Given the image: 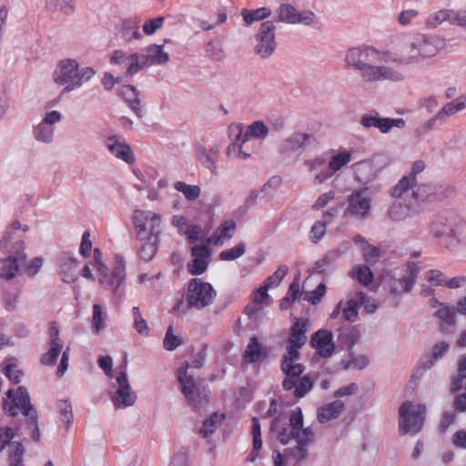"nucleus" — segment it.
Segmentation results:
<instances>
[{
	"label": "nucleus",
	"instance_id": "nucleus-1",
	"mask_svg": "<svg viewBox=\"0 0 466 466\" xmlns=\"http://www.w3.org/2000/svg\"><path fill=\"white\" fill-rule=\"evenodd\" d=\"M344 62L347 67L358 71L366 83L401 82L405 78L392 66L376 65L379 62L391 64L390 50H379L366 45L354 46L346 51Z\"/></svg>",
	"mask_w": 466,
	"mask_h": 466
},
{
	"label": "nucleus",
	"instance_id": "nucleus-2",
	"mask_svg": "<svg viewBox=\"0 0 466 466\" xmlns=\"http://www.w3.org/2000/svg\"><path fill=\"white\" fill-rule=\"evenodd\" d=\"M270 431L277 440L286 445L295 439L297 445L289 450V455L297 462L308 458V445L314 440V432L310 427L303 429V415L300 408H296L290 414L289 422L278 417L271 422Z\"/></svg>",
	"mask_w": 466,
	"mask_h": 466
},
{
	"label": "nucleus",
	"instance_id": "nucleus-3",
	"mask_svg": "<svg viewBox=\"0 0 466 466\" xmlns=\"http://www.w3.org/2000/svg\"><path fill=\"white\" fill-rule=\"evenodd\" d=\"M440 44L439 39L433 35L425 34L410 35L405 39L400 53L390 51L391 64L396 66L420 64L439 53Z\"/></svg>",
	"mask_w": 466,
	"mask_h": 466
},
{
	"label": "nucleus",
	"instance_id": "nucleus-4",
	"mask_svg": "<svg viewBox=\"0 0 466 466\" xmlns=\"http://www.w3.org/2000/svg\"><path fill=\"white\" fill-rule=\"evenodd\" d=\"M216 298L217 291L210 283L195 278L187 283L186 299H178L173 310L180 314H187L191 309L201 310L212 305Z\"/></svg>",
	"mask_w": 466,
	"mask_h": 466
},
{
	"label": "nucleus",
	"instance_id": "nucleus-5",
	"mask_svg": "<svg viewBox=\"0 0 466 466\" xmlns=\"http://www.w3.org/2000/svg\"><path fill=\"white\" fill-rule=\"evenodd\" d=\"M432 236L451 252L466 247V223L455 218H440L432 225Z\"/></svg>",
	"mask_w": 466,
	"mask_h": 466
},
{
	"label": "nucleus",
	"instance_id": "nucleus-6",
	"mask_svg": "<svg viewBox=\"0 0 466 466\" xmlns=\"http://www.w3.org/2000/svg\"><path fill=\"white\" fill-rule=\"evenodd\" d=\"M7 396L11 400V404L5 408L11 416H16L21 412L26 419V430L34 441L40 440V431L37 424L36 411L33 408L29 394L25 387H18L16 390H9Z\"/></svg>",
	"mask_w": 466,
	"mask_h": 466
},
{
	"label": "nucleus",
	"instance_id": "nucleus-7",
	"mask_svg": "<svg viewBox=\"0 0 466 466\" xmlns=\"http://www.w3.org/2000/svg\"><path fill=\"white\" fill-rule=\"evenodd\" d=\"M411 177H402L392 188V196L396 198L388 210L390 220L404 221L418 215L420 206L407 195V187L412 183Z\"/></svg>",
	"mask_w": 466,
	"mask_h": 466
},
{
	"label": "nucleus",
	"instance_id": "nucleus-8",
	"mask_svg": "<svg viewBox=\"0 0 466 466\" xmlns=\"http://www.w3.org/2000/svg\"><path fill=\"white\" fill-rule=\"evenodd\" d=\"M96 74V71L89 66L79 68L74 59L60 61V86H63L60 93H69L79 88L86 82L89 81Z\"/></svg>",
	"mask_w": 466,
	"mask_h": 466
},
{
	"label": "nucleus",
	"instance_id": "nucleus-9",
	"mask_svg": "<svg viewBox=\"0 0 466 466\" xmlns=\"http://www.w3.org/2000/svg\"><path fill=\"white\" fill-rule=\"evenodd\" d=\"M110 400L116 409H126L137 401V394L132 390L127 373V361L119 366L115 381L109 385Z\"/></svg>",
	"mask_w": 466,
	"mask_h": 466
},
{
	"label": "nucleus",
	"instance_id": "nucleus-10",
	"mask_svg": "<svg viewBox=\"0 0 466 466\" xmlns=\"http://www.w3.org/2000/svg\"><path fill=\"white\" fill-rule=\"evenodd\" d=\"M188 364H185L177 370V380L180 389L188 404L196 410L205 409L208 403L209 391L206 387L198 386L193 376L187 373Z\"/></svg>",
	"mask_w": 466,
	"mask_h": 466
},
{
	"label": "nucleus",
	"instance_id": "nucleus-11",
	"mask_svg": "<svg viewBox=\"0 0 466 466\" xmlns=\"http://www.w3.org/2000/svg\"><path fill=\"white\" fill-rule=\"evenodd\" d=\"M426 408L420 403L403 402L399 410V431L401 435L418 434L423 427Z\"/></svg>",
	"mask_w": 466,
	"mask_h": 466
},
{
	"label": "nucleus",
	"instance_id": "nucleus-12",
	"mask_svg": "<svg viewBox=\"0 0 466 466\" xmlns=\"http://www.w3.org/2000/svg\"><path fill=\"white\" fill-rule=\"evenodd\" d=\"M297 1L279 2V6L276 9V22L289 25H303L309 26L317 19L316 15L310 10L299 11L295 7Z\"/></svg>",
	"mask_w": 466,
	"mask_h": 466
},
{
	"label": "nucleus",
	"instance_id": "nucleus-13",
	"mask_svg": "<svg viewBox=\"0 0 466 466\" xmlns=\"http://www.w3.org/2000/svg\"><path fill=\"white\" fill-rule=\"evenodd\" d=\"M133 224L139 240L159 237L161 217L150 210H135Z\"/></svg>",
	"mask_w": 466,
	"mask_h": 466
},
{
	"label": "nucleus",
	"instance_id": "nucleus-14",
	"mask_svg": "<svg viewBox=\"0 0 466 466\" xmlns=\"http://www.w3.org/2000/svg\"><path fill=\"white\" fill-rule=\"evenodd\" d=\"M97 279L101 286L112 293L113 298L121 300L125 293L126 272L125 265L120 261L112 270L106 268L97 272Z\"/></svg>",
	"mask_w": 466,
	"mask_h": 466
},
{
	"label": "nucleus",
	"instance_id": "nucleus-15",
	"mask_svg": "<svg viewBox=\"0 0 466 466\" xmlns=\"http://www.w3.org/2000/svg\"><path fill=\"white\" fill-rule=\"evenodd\" d=\"M420 267L418 263L409 262L407 264V270L405 274L397 275L396 273H393L386 277V289L394 296L410 291L416 283Z\"/></svg>",
	"mask_w": 466,
	"mask_h": 466
},
{
	"label": "nucleus",
	"instance_id": "nucleus-16",
	"mask_svg": "<svg viewBox=\"0 0 466 466\" xmlns=\"http://www.w3.org/2000/svg\"><path fill=\"white\" fill-rule=\"evenodd\" d=\"M276 25L273 21H265L260 25L255 35V53L262 59L269 57L277 47Z\"/></svg>",
	"mask_w": 466,
	"mask_h": 466
},
{
	"label": "nucleus",
	"instance_id": "nucleus-17",
	"mask_svg": "<svg viewBox=\"0 0 466 466\" xmlns=\"http://www.w3.org/2000/svg\"><path fill=\"white\" fill-rule=\"evenodd\" d=\"M24 249V242L18 240L11 248H8L7 250H3L9 255L6 258L0 260V278L2 279L10 280L16 275L19 268L18 262L23 263L26 258Z\"/></svg>",
	"mask_w": 466,
	"mask_h": 466
},
{
	"label": "nucleus",
	"instance_id": "nucleus-18",
	"mask_svg": "<svg viewBox=\"0 0 466 466\" xmlns=\"http://www.w3.org/2000/svg\"><path fill=\"white\" fill-rule=\"evenodd\" d=\"M360 124L365 128H377L381 134H388L392 128L402 129L406 126L403 118L382 117L377 111L362 115Z\"/></svg>",
	"mask_w": 466,
	"mask_h": 466
},
{
	"label": "nucleus",
	"instance_id": "nucleus-19",
	"mask_svg": "<svg viewBox=\"0 0 466 466\" xmlns=\"http://www.w3.org/2000/svg\"><path fill=\"white\" fill-rule=\"evenodd\" d=\"M360 124L365 128H377L381 134H388L392 128L402 129L406 126L403 118L382 117L377 111L362 115Z\"/></svg>",
	"mask_w": 466,
	"mask_h": 466
},
{
	"label": "nucleus",
	"instance_id": "nucleus-20",
	"mask_svg": "<svg viewBox=\"0 0 466 466\" xmlns=\"http://www.w3.org/2000/svg\"><path fill=\"white\" fill-rule=\"evenodd\" d=\"M371 208V200L369 197L367 187L360 190H354L348 198V207L346 213L358 218H366Z\"/></svg>",
	"mask_w": 466,
	"mask_h": 466
},
{
	"label": "nucleus",
	"instance_id": "nucleus-21",
	"mask_svg": "<svg viewBox=\"0 0 466 466\" xmlns=\"http://www.w3.org/2000/svg\"><path fill=\"white\" fill-rule=\"evenodd\" d=\"M104 145L109 153L117 159L131 165L135 162V154L125 138L119 135H111L105 138Z\"/></svg>",
	"mask_w": 466,
	"mask_h": 466
},
{
	"label": "nucleus",
	"instance_id": "nucleus-22",
	"mask_svg": "<svg viewBox=\"0 0 466 466\" xmlns=\"http://www.w3.org/2000/svg\"><path fill=\"white\" fill-rule=\"evenodd\" d=\"M313 139V136L309 133L294 132L282 140L279 152L283 156H299Z\"/></svg>",
	"mask_w": 466,
	"mask_h": 466
},
{
	"label": "nucleus",
	"instance_id": "nucleus-23",
	"mask_svg": "<svg viewBox=\"0 0 466 466\" xmlns=\"http://www.w3.org/2000/svg\"><path fill=\"white\" fill-rule=\"evenodd\" d=\"M382 167L378 157L357 162L351 166L355 179L361 184H369L375 180Z\"/></svg>",
	"mask_w": 466,
	"mask_h": 466
},
{
	"label": "nucleus",
	"instance_id": "nucleus-24",
	"mask_svg": "<svg viewBox=\"0 0 466 466\" xmlns=\"http://www.w3.org/2000/svg\"><path fill=\"white\" fill-rule=\"evenodd\" d=\"M303 165L309 173L314 175V185L323 184L325 181L332 177L328 159L324 155H319L315 157L306 159L303 162Z\"/></svg>",
	"mask_w": 466,
	"mask_h": 466
},
{
	"label": "nucleus",
	"instance_id": "nucleus-25",
	"mask_svg": "<svg viewBox=\"0 0 466 466\" xmlns=\"http://www.w3.org/2000/svg\"><path fill=\"white\" fill-rule=\"evenodd\" d=\"M310 344L317 353L325 359L329 358L335 350L332 332L326 329L318 330L312 336Z\"/></svg>",
	"mask_w": 466,
	"mask_h": 466
},
{
	"label": "nucleus",
	"instance_id": "nucleus-26",
	"mask_svg": "<svg viewBox=\"0 0 466 466\" xmlns=\"http://www.w3.org/2000/svg\"><path fill=\"white\" fill-rule=\"evenodd\" d=\"M58 122V111L53 110L46 115L43 120L34 127L35 138L48 143L54 136V125Z\"/></svg>",
	"mask_w": 466,
	"mask_h": 466
},
{
	"label": "nucleus",
	"instance_id": "nucleus-27",
	"mask_svg": "<svg viewBox=\"0 0 466 466\" xmlns=\"http://www.w3.org/2000/svg\"><path fill=\"white\" fill-rule=\"evenodd\" d=\"M191 254L194 258L187 265V271L191 275L203 274L208 265L209 249L207 246H195L191 248Z\"/></svg>",
	"mask_w": 466,
	"mask_h": 466
},
{
	"label": "nucleus",
	"instance_id": "nucleus-28",
	"mask_svg": "<svg viewBox=\"0 0 466 466\" xmlns=\"http://www.w3.org/2000/svg\"><path fill=\"white\" fill-rule=\"evenodd\" d=\"M79 273V262L69 252L60 255V276L66 283L75 282Z\"/></svg>",
	"mask_w": 466,
	"mask_h": 466
},
{
	"label": "nucleus",
	"instance_id": "nucleus-29",
	"mask_svg": "<svg viewBox=\"0 0 466 466\" xmlns=\"http://www.w3.org/2000/svg\"><path fill=\"white\" fill-rule=\"evenodd\" d=\"M120 95L127 102L132 111L138 117L144 116V109L140 105L139 91L134 86H124L121 88Z\"/></svg>",
	"mask_w": 466,
	"mask_h": 466
},
{
	"label": "nucleus",
	"instance_id": "nucleus-30",
	"mask_svg": "<svg viewBox=\"0 0 466 466\" xmlns=\"http://www.w3.org/2000/svg\"><path fill=\"white\" fill-rule=\"evenodd\" d=\"M50 350L42 356L41 363L44 365H55L58 357V329L56 322L50 324Z\"/></svg>",
	"mask_w": 466,
	"mask_h": 466
},
{
	"label": "nucleus",
	"instance_id": "nucleus-31",
	"mask_svg": "<svg viewBox=\"0 0 466 466\" xmlns=\"http://www.w3.org/2000/svg\"><path fill=\"white\" fill-rule=\"evenodd\" d=\"M236 230V223L234 220L224 221L214 232L208 241L216 246L223 244L224 240L233 237Z\"/></svg>",
	"mask_w": 466,
	"mask_h": 466
},
{
	"label": "nucleus",
	"instance_id": "nucleus-32",
	"mask_svg": "<svg viewBox=\"0 0 466 466\" xmlns=\"http://www.w3.org/2000/svg\"><path fill=\"white\" fill-rule=\"evenodd\" d=\"M344 403L342 400H335L322 406L319 410L318 420L324 423L338 418L344 410Z\"/></svg>",
	"mask_w": 466,
	"mask_h": 466
},
{
	"label": "nucleus",
	"instance_id": "nucleus-33",
	"mask_svg": "<svg viewBox=\"0 0 466 466\" xmlns=\"http://www.w3.org/2000/svg\"><path fill=\"white\" fill-rule=\"evenodd\" d=\"M309 321L306 319H296L288 342L289 344L299 345L302 347L307 339L306 332Z\"/></svg>",
	"mask_w": 466,
	"mask_h": 466
},
{
	"label": "nucleus",
	"instance_id": "nucleus-34",
	"mask_svg": "<svg viewBox=\"0 0 466 466\" xmlns=\"http://www.w3.org/2000/svg\"><path fill=\"white\" fill-rule=\"evenodd\" d=\"M147 54L143 56L145 61L148 63V66L152 65H164L168 59L169 56L164 51L163 46L150 45L147 48Z\"/></svg>",
	"mask_w": 466,
	"mask_h": 466
},
{
	"label": "nucleus",
	"instance_id": "nucleus-35",
	"mask_svg": "<svg viewBox=\"0 0 466 466\" xmlns=\"http://www.w3.org/2000/svg\"><path fill=\"white\" fill-rule=\"evenodd\" d=\"M433 193L432 187L430 185H419L411 183L407 187V195L414 199L420 206V202L429 201L431 195Z\"/></svg>",
	"mask_w": 466,
	"mask_h": 466
},
{
	"label": "nucleus",
	"instance_id": "nucleus-36",
	"mask_svg": "<svg viewBox=\"0 0 466 466\" xmlns=\"http://www.w3.org/2000/svg\"><path fill=\"white\" fill-rule=\"evenodd\" d=\"M140 20L137 17L126 19L122 24L121 35L127 42L137 40L142 37L139 31Z\"/></svg>",
	"mask_w": 466,
	"mask_h": 466
},
{
	"label": "nucleus",
	"instance_id": "nucleus-37",
	"mask_svg": "<svg viewBox=\"0 0 466 466\" xmlns=\"http://www.w3.org/2000/svg\"><path fill=\"white\" fill-rule=\"evenodd\" d=\"M272 14V11L268 7H259L254 10L242 9L241 15L247 25H250L255 22H258L268 18Z\"/></svg>",
	"mask_w": 466,
	"mask_h": 466
},
{
	"label": "nucleus",
	"instance_id": "nucleus-38",
	"mask_svg": "<svg viewBox=\"0 0 466 466\" xmlns=\"http://www.w3.org/2000/svg\"><path fill=\"white\" fill-rule=\"evenodd\" d=\"M262 356H266L262 345L256 337H252L244 353V360L248 363H255L260 360Z\"/></svg>",
	"mask_w": 466,
	"mask_h": 466
},
{
	"label": "nucleus",
	"instance_id": "nucleus-39",
	"mask_svg": "<svg viewBox=\"0 0 466 466\" xmlns=\"http://www.w3.org/2000/svg\"><path fill=\"white\" fill-rule=\"evenodd\" d=\"M139 256L145 261L152 259L158 248L159 237H151L145 240H140Z\"/></svg>",
	"mask_w": 466,
	"mask_h": 466
},
{
	"label": "nucleus",
	"instance_id": "nucleus-40",
	"mask_svg": "<svg viewBox=\"0 0 466 466\" xmlns=\"http://www.w3.org/2000/svg\"><path fill=\"white\" fill-rule=\"evenodd\" d=\"M268 134V128L262 121H255L249 125L243 137L242 143H247L249 137L264 139Z\"/></svg>",
	"mask_w": 466,
	"mask_h": 466
},
{
	"label": "nucleus",
	"instance_id": "nucleus-41",
	"mask_svg": "<svg viewBox=\"0 0 466 466\" xmlns=\"http://www.w3.org/2000/svg\"><path fill=\"white\" fill-rule=\"evenodd\" d=\"M225 420L224 414L219 413H213L210 417L206 419L202 424L201 429L199 430L198 433L203 438H208L210 435H212L216 430L218 424L221 423Z\"/></svg>",
	"mask_w": 466,
	"mask_h": 466
},
{
	"label": "nucleus",
	"instance_id": "nucleus-42",
	"mask_svg": "<svg viewBox=\"0 0 466 466\" xmlns=\"http://www.w3.org/2000/svg\"><path fill=\"white\" fill-rule=\"evenodd\" d=\"M251 433L253 438V450L249 455V461H254L258 456V451L262 447L261 426L259 420L256 417L252 419Z\"/></svg>",
	"mask_w": 466,
	"mask_h": 466
},
{
	"label": "nucleus",
	"instance_id": "nucleus-43",
	"mask_svg": "<svg viewBox=\"0 0 466 466\" xmlns=\"http://www.w3.org/2000/svg\"><path fill=\"white\" fill-rule=\"evenodd\" d=\"M351 161V153L350 151H342L333 155L328 160L329 170L333 176L336 172L340 170L343 167L347 166Z\"/></svg>",
	"mask_w": 466,
	"mask_h": 466
},
{
	"label": "nucleus",
	"instance_id": "nucleus-44",
	"mask_svg": "<svg viewBox=\"0 0 466 466\" xmlns=\"http://www.w3.org/2000/svg\"><path fill=\"white\" fill-rule=\"evenodd\" d=\"M107 313L104 306L94 304L92 313V327L96 333H99L106 327Z\"/></svg>",
	"mask_w": 466,
	"mask_h": 466
},
{
	"label": "nucleus",
	"instance_id": "nucleus-45",
	"mask_svg": "<svg viewBox=\"0 0 466 466\" xmlns=\"http://www.w3.org/2000/svg\"><path fill=\"white\" fill-rule=\"evenodd\" d=\"M128 63L125 70L126 76H133L145 67H148V63L145 61L143 56L133 53L128 56Z\"/></svg>",
	"mask_w": 466,
	"mask_h": 466
},
{
	"label": "nucleus",
	"instance_id": "nucleus-46",
	"mask_svg": "<svg viewBox=\"0 0 466 466\" xmlns=\"http://www.w3.org/2000/svg\"><path fill=\"white\" fill-rule=\"evenodd\" d=\"M197 157L203 167L209 169L212 174H218V159L211 156L205 147H199L197 150Z\"/></svg>",
	"mask_w": 466,
	"mask_h": 466
},
{
	"label": "nucleus",
	"instance_id": "nucleus-47",
	"mask_svg": "<svg viewBox=\"0 0 466 466\" xmlns=\"http://www.w3.org/2000/svg\"><path fill=\"white\" fill-rule=\"evenodd\" d=\"M350 276L353 279H356L358 282L365 286L370 284L373 279V274L370 268L366 265H359L354 267L350 270Z\"/></svg>",
	"mask_w": 466,
	"mask_h": 466
},
{
	"label": "nucleus",
	"instance_id": "nucleus-48",
	"mask_svg": "<svg viewBox=\"0 0 466 466\" xmlns=\"http://www.w3.org/2000/svg\"><path fill=\"white\" fill-rule=\"evenodd\" d=\"M24 445L19 441H14L8 451V466H24Z\"/></svg>",
	"mask_w": 466,
	"mask_h": 466
},
{
	"label": "nucleus",
	"instance_id": "nucleus-49",
	"mask_svg": "<svg viewBox=\"0 0 466 466\" xmlns=\"http://www.w3.org/2000/svg\"><path fill=\"white\" fill-rule=\"evenodd\" d=\"M174 188L181 192L185 198L189 200H195L200 196V187L197 185H188L182 181H177L174 185Z\"/></svg>",
	"mask_w": 466,
	"mask_h": 466
},
{
	"label": "nucleus",
	"instance_id": "nucleus-50",
	"mask_svg": "<svg viewBox=\"0 0 466 466\" xmlns=\"http://www.w3.org/2000/svg\"><path fill=\"white\" fill-rule=\"evenodd\" d=\"M22 228L24 231H26L28 228L26 226L22 227L19 221H14L10 227L5 231L4 237L0 240V249L7 250L8 248H11L14 244H12L15 239L14 231Z\"/></svg>",
	"mask_w": 466,
	"mask_h": 466
},
{
	"label": "nucleus",
	"instance_id": "nucleus-51",
	"mask_svg": "<svg viewBox=\"0 0 466 466\" xmlns=\"http://www.w3.org/2000/svg\"><path fill=\"white\" fill-rule=\"evenodd\" d=\"M313 384L314 382L309 375L302 376L292 390L294 397L298 399L305 397L313 388Z\"/></svg>",
	"mask_w": 466,
	"mask_h": 466
},
{
	"label": "nucleus",
	"instance_id": "nucleus-52",
	"mask_svg": "<svg viewBox=\"0 0 466 466\" xmlns=\"http://www.w3.org/2000/svg\"><path fill=\"white\" fill-rule=\"evenodd\" d=\"M450 344L446 341H439L431 349L430 360L423 363L424 367L431 368L436 360L441 359L449 350Z\"/></svg>",
	"mask_w": 466,
	"mask_h": 466
},
{
	"label": "nucleus",
	"instance_id": "nucleus-53",
	"mask_svg": "<svg viewBox=\"0 0 466 466\" xmlns=\"http://www.w3.org/2000/svg\"><path fill=\"white\" fill-rule=\"evenodd\" d=\"M434 316L448 325H453L455 323V308L449 304L440 303V309L434 313Z\"/></svg>",
	"mask_w": 466,
	"mask_h": 466
},
{
	"label": "nucleus",
	"instance_id": "nucleus-54",
	"mask_svg": "<svg viewBox=\"0 0 466 466\" xmlns=\"http://www.w3.org/2000/svg\"><path fill=\"white\" fill-rule=\"evenodd\" d=\"M301 294L302 293L300 291L299 284L295 283V282L291 283L285 298L283 299V300L280 304L281 309H289L294 301L299 299Z\"/></svg>",
	"mask_w": 466,
	"mask_h": 466
},
{
	"label": "nucleus",
	"instance_id": "nucleus-55",
	"mask_svg": "<svg viewBox=\"0 0 466 466\" xmlns=\"http://www.w3.org/2000/svg\"><path fill=\"white\" fill-rule=\"evenodd\" d=\"M358 299H349L344 305L342 304L343 319L350 322H355L358 319Z\"/></svg>",
	"mask_w": 466,
	"mask_h": 466
},
{
	"label": "nucleus",
	"instance_id": "nucleus-56",
	"mask_svg": "<svg viewBox=\"0 0 466 466\" xmlns=\"http://www.w3.org/2000/svg\"><path fill=\"white\" fill-rule=\"evenodd\" d=\"M73 420L71 405L66 400L60 401V425L63 424V427L67 431L73 423Z\"/></svg>",
	"mask_w": 466,
	"mask_h": 466
},
{
	"label": "nucleus",
	"instance_id": "nucleus-57",
	"mask_svg": "<svg viewBox=\"0 0 466 466\" xmlns=\"http://www.w3.org/2000/svg\"><path fill=\"white\" fill-rule=\"evenodd\" d=\"M246 247L243 243H239L235 247L225 249L219 253V259L223 261L235 260L245 254Z\"/></svg>",
	"mask_w": 466,
	"mask_h": 466
},
{
	"label": "nucleus",
	"instance_id": "nucleus-58",
	"mask_svg": "<svg viewBox=\"0 0 466 466\" xmlns=\"http://www.w3.org/2000/svg\"><path fill=\"white\" fill-rule=\"evenodd\" d=\"M449 12L448 9H441L428 16L426 19V25L429 28H436L443 22H448Z\"/></svg>",
	"mask_w": 466,
	"mask_h": 466
},
{
	"label": "nucleus",
	"instance_id": "nucleus-59",
	"mask_svg": "<svg viewBox=\"0 0 466 466\" xmlns=\"http://www.w3.org/2000/svg\"><path fill=\"white\" fill-rule=\"evenodd\" d=\"M288 270H289V268L287 266H285V265L279 266L278 268V269L272 275H270L269 277L267 278L264 284L267 287H268L269 289L278 287L281 283V281L283 280L285 276L287 275Z\"/></svg>",
	"mask_w": 466,
	"mask_h": 466
},
{
	"label": "nucleus",
	"instance_id": "nucleus-60",
	"mask_svg": "<svg viewBox=\"0 0 466 466\" xmlns=\"http://www.w3.org/2000/svg\"><path fill=\"white\" fill-rule=\"evenodd\" d=\"M182 344V339L173 334V328L169 326L163 340L165 350L168 351L175 350Z\"/></svg>",
	"mask_w": 466,
	"mask_h": 466
},
{
	"label": "nucleus",
	"instance_id": "nucleus-61",
	"mask_svg": "<svg viewBox=\"0 0 466 466\" xmlns=\"http://www.w3.org/2000/svg\"><path fill=\"white\" fill-rule=\"evenodd\" d=\"M15 432L11 427H0V452H2L7 446L9 450L14 442H11L15 438Z\"/></svg>",
	"mask_w": 466,
	"mask_h": 466
},
{
	"label": "nucleus",
	"instance_id": "nucleus-62",
	"mask_svg": "<svg viewBox=\"0 0 466 466\" xmlns=\"http://www.w3.org/2000/svg\"><path fill=\"white\" fill-rule=\"evenodd\" d=\"M205 51L212 60L221 61L224 58L223 49L213 40L208 42Z\"/></svg>",
	"mask_w": 466,
	"mask_h": 466
},
{
	"label": "nucleus",
	"instance_id": "nucleus-63",
	"mask_svg": "<svg viewBox=\"0 0 466 466\" xmlns=\"http://www.w3.org/2000/svg\"><path fill=\"white\" fill-rule=\"evenodd\" d=\"M449 18L448 23L458 26L466 27V10H452L448 9Z\"/></svg>",
	"mask_w": 466,
	"mask_h": 466
},
{
	"label": "nucleus",
	"instance_id": "nucleus-64",
	"mask_svg": "<svg viewBox=\"0 0 466 466\" xmlns=\"http://www.w3.org/2000/svg\"><path fill=\"white\" fill-rule=\"evenodd\" d=\"M362 256L366 262L374 263L380 258L381 252L378 247L368 244L362 249Z\"/></svg>",
	"mask_w": 466,
	"mask_h": 466
}]
</instances>
